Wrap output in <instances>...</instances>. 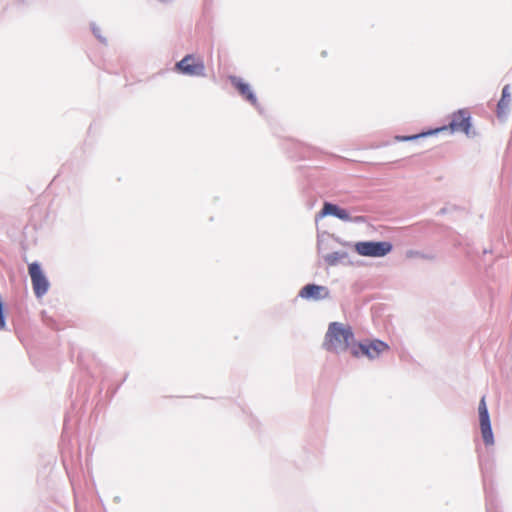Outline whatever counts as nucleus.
I'll return each mask as SVG.
<instances>
[{"label":"nucleus","instance_id":"f257e3e1","mask_svg":"<svg viewBox=\"0 0 512 512\" xmlns=\"http://www.w3.org/2000/svg\"><path fill=\"white\" fill-rule=\"evenodd\" d=\"M352 339L353 332L350 327H344L342 324L333 322L329 325L326 333L325 346L329 351H344L348 349Z\"/></svg>","mask_w":512,"mask_h":512},{"label":"nucleus","instance_id":"f03ea898","mask_svg":"<svg viewBox=\"0 0 512 512\" xmlns=\"http://www.w3.org/2000/svg\"><path fill=\"white\" fill-rule=\"evenodd\" d=\"M389 350V345L381 340H372L360 342L351 347V354L354 357L366 356L369 359H375L380 354Z\"/></svg>","mask_w":512,"mask_h":512},{"label":"nucleus","instance_id":"7ed1b4c3","mask_svg":"<svg viewBox=\"0 0 512 512\" xmlns=\"http://www.w3.org/2000/svg\"><path fill=\"white\" fill-rule=\"evenodd\" d=\"M354 249L361 256L383 257L392 251V244L387 241H362L357 242Z\"/></svg>","mask_w":512,"mask_h":512},{"label":"nucleus","instance_id":"20e7f679","mask_svg":"<svg viewBox=\"0 0 512 512\" xmlns=\"http://www.w3.org/2000/svg\"><path fill=\"white\" fill-rule=\"evenodd\" d=\"M175 70L188 76H204L205 65L202 59L194 55H186L182 60L175 64Z\"/></svg>","mask_w":512,"mask_h":512},{"label":"nucleus","instance_id":"39448f33","mask_svg":"<svg viewBox=\"0 0 512 512\" xmlns=\"http://www.w3.org/2000/svg\"><path fill=\"white\" fill-rule=\"evenodd\" d=\"M28 272L31 277L32 287L37 297L45 295L49 289V282L40 265L36 262L29 264Z\"/></svg>","mask_w":512,"mask_h":512},{"label":"nucleus","instance_id":"423d86ee","mask_svg":"<svg viewBox=\"0 0 512 512\" xmlns=\"http://www.w3.org/2000/svg\"><path fill=\"white\" fill-rule=\"evenodd\" d=\"M479 418H480V428L483 441L486 445H492L494 443L493 432L491 429V423L489 418V413L485 401V396H483L479 403Z\"/></svg>","mask_w":512,"mask_h":512},{"label":"nucleus","instance_id":"0eeeda50","mask_svg":"<svg viewBox=\"0 0 512 512\" xmlns=\"http://www.w3.org/2000/svg\"><path fill=\"white\" fill-rule=\"evenodd\" d=\"M450 127L453 131H461L469 135L470 133V114L467 110H459L452 115Z\"/></svg>","mask_w":512,"mask_h":512},{"label":"nucleus","instance_id":"6e6552de","mask_svg":"<svg viewBox=\"0 0 512 512\" xmlns=\"http://www.w3.org/2000/svg\"><path fill=\"white\" fill-rule=\"evenodd\" d=\"M300 296L306 299L319 300L327 298L329 296V291L324 286L308 284L301 289Z\"/></svg>","mask_w":512,"mask_h":512},{"label":"nucleus","instance_id":"1a4fd4ad","mask_svg":"<svg viewBox=\"0 0 512 512\" xmlns=\"http://www.w3.org/2000/svg\"><path fill=\"white\" fill-rule=\"evenodd\" d=\"M229 79L232 85L247 101H249L252 105H256L257 99L247 83H244L240 78L236 76H230Z\"/></svg>","mask_w":512,"mask_h":512},{"label":"nucleus","instance_id":"9d476101","mask_svg":"<svg viewBox=\"0 0 512 512\" xmlns=\"http://www.w3.org/2000/svg\"><path fill=\"white\" fill-rule=\"evenodd\" d=\"M321 214H322V216L333 215V216H335L341 220H344V221L350 220V216H349V213L347 212V210L342 209V208L338 207L337 205L331 204V203L324 204Z\"/></svg>","mask_w":512,"mask_h":512},{"label":"nucleus","instance_id":"9b49d317","mask_svg":"<svg viewBox=\"0 0 512 512\" xmlns=\"http://www.w3.org/2000/svg\"><path fill=\"white\" fill-rule=\"evenodd\" d=\"M510 101V88L509 85L504 86L502 90L501 99L498 102V115L500 116L504 113L505 109L508 107Z\"/></svg>","mask_w":512,"mask_h":512},{"label":"nucleus","instance_id":"f8f14e48","mask_svg":"<svg viewBox=\"0 0 512 512\" xmlns=\"http://www.w3.org/2000/svg\"><path fill=\"white\" fill-rule=\"evenodd\" d=\"M419 135H413V136H403V137H399L398 139L402 140V141H407V140H413V139H416L418 138Z\"/></svg>","mask_w":512,"mask_h":512}]
</instances>
